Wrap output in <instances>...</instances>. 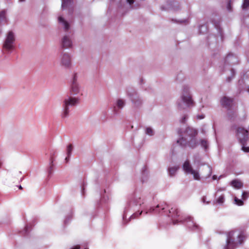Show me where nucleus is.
I'll return each mask as SVG.
<instances>
[{
	"mask_svg": "<svg viewBox=\"0 0 249 249\" xmlns=\"http://www.w3.org/2000/svg\"><path fill=\"white\" fill-rule=\"evenodd\" d=\"M144 133L149 136H153L155 134V131L153 128L150 126H146L144 128Z\"/></svg>",
	"mask_w": 249,
	"mask_h": 249,
	"instance_id": "obj_18",
	"label": "nucleus"
},
{
	"mask_svg": "<svg viewBox=\"0 0 249 249\" xmlns=\"http://www.w3.org/2000/svg\"><path fill=\"white\" fill-rule=\"evenodd\" d=\"M173 9L174 10H177L178 8L176 7V6L175 5H174V7H173Z\"/></svg>",
	"mask_w": 249,
	"mask_h": 249,
	"instance_id": "obj_39",
	"label": "nucleus"
},
{
	"mask_svg": "<svg viewBox=\"0 0 249 249\" xmlns=\"http://www.w3.org/2000/svg\"><path fill=\"white\" fill-rule=\"evenodd\" d=\"M235 74V71L232 70L231 71V77H228L227 79V81H228V82H230L231 81V80L232 79V78L233 77L234 75Z\"/></svg>",
	"mask_w": 249,
	"mask_h": 249,
	"instance_id": "obj_27",
	"label": "nucleus"
},
{
	"mask_svg": "<svg viewBox=\"0 0 249 249\" xmlns=\"http://www.w3.org/2000/svg\"><path fill=\"white\" fill-rule=\"evenodd\" d=\"M221 177H222V176H220L219 177V178H218V179H219L220 178H221Z\"/></svg>",
	"mask_w": 249,
	"mask_h": 249,
	"instance_id": "obj_44",
	"label": "nucleus"
},
{
	"mask_svg": "<svg viewBox=\"0 0 249 249\" xmlns=\"http://www.w3.org/2000/svg\"><path fill=\"white\" fill-rule=\"evenodd\" d=\"M185 21H186V20H179L177 21L176 22H178V23H183V22H184Z\"/></svg>",
	"mask_w": 249,
	"mask_h": 249,
	"instance_id": "obj_35",
	"label": "nucleus"
},
{
	"mask_svg": "<svg viewBox=\"0 0 249 249\" xmlns=\"http://www.w3.org/2000/svg\"><path fill=\"white\" fill-rule=\"evenodd\" d=\"M234 200V203L238 206H242L243 205V201L242 199H238L237 197L235 196Z\"/></svg>",
	"mask_w": 249,
	"mask_h": 249,
	"instance_id": "obj_23",
	"label": "nucleus"
},
{
	"mask_svg": "<svg viewBox=\"0 0 249 249\" xmlns=\"http://www.w3.org/2000/svg\"><path fill=\"white\" fill-rule=\"evenodd\" d=\"M179 168V167L178 166H174L170 167L168 169L170 176L171 177L175 176Z\"/></svg>",
	"mask_w": 249,
	"mask_h": 249,
	"instance_id": "obj_19",
	"label": "nucleus"
},
{
	"mask_svg": "<svg viewBox=\"0 0 249 249\" xmlns=\"http://www.w3.org/2000/svg\"><path fill=\"white\" fill-rule=\"evenodd\" d=\"M249 7V0H244L242 5L243 9H246Z\"/></svg>",
	"mask_w": 249,
	"mask_h": 249,
	"instance_id": "obj_25",
	"label": "nucleus"
},
{
	"mask_svg": "<svg viewBox=\"0 0 249 249\" xmlns=\"http://www.w3.org/2000/svg\"><path fill=\"white\" fill-rule=\"evenodd\" d=\"M183 104L185 107H193L195 105V102L191 93L190 88L188 86H184L182 89L180 100L178 102V107L180 109L184 108Z\"/></svg>",
	"mask_w": 249,
	"mask_h": 249,
	"instance_id": "obj_6",
	"label": "nucleus"
},
{
	"mask_svg": "<svg viewBox=\"0 0 249 249\" xmlns=\"http://www.w3.org/2000/svg\"><path fill=\"white\" fill-rule=\"evenodd\" d=\"M178 133L181 137L177 142L178 145L183 146L188 144V146L192 148H194L197 145V142L195 139L197 134L196 129L188 127L186 128L183 133L181 131H178Z\"/></svg>",
	"mask_w": 249,
	"mask_h": 249,
	"instance_id": "obj_3",
	"label": "nucleus"
},
{
	"mask_svg": "<svg viewBox=\"0 0 249 249\" xmlns=\"http://www.w3.org/2000/svg\"><path fill=\"white\" fill-rule=\"evenodd\" d=\"M231 185L235 189H240L243 186V183L241 181L235 179L231 182Z\"/></svg>",
	"mask_w": 249,
	"mask_h": 249,
	"instance_id": "obj_17",
	"label": "nucleus"
},
{
	"mask_svg": "<svg viewBox=\"0 0 249 249\" xmlns=\"http://www.w3.org/2000/svg\"><path fill=\"white\" fill-rule=\"evenodd\" d=\"M65 223L68 222V221H67V219H66V220H65Z\"/></svg>",
	"mask_w": 249,
	"mask_h": 249,
	"instance_id": "obj_45",
	"label": "nucleus"
},
{
	"mask_svg": "<svg viewBox=\"0 0 249 249\" xmlns=\"http://www.w3.org/2000/svg\"><path fill=\"white\" fill-rule=\"evenodd\" d=\"M85 249H88V248H85Z\"/></svg>",
	"mask_w": 249,
	"mask_h": 249,
	"instance_id": "obj_48",
	"label": "nucleus"
},
{
	"mask_svg": "<svg viewBox=\"0 0 249 249\" xmlns=\"http://www.w3.org/2000/svg\"><path fill=\"white\" fill-rule=\"evenodd\" d=\"M80 249V246L79 245L73 246L71 248V249Z\"/></svg>",
	"mask_w": 249,
	"mask_h": 249,
	"instance_id": "obj_32",
	"label": "nucleus"
},
{
	"mask_svg": "<svg viewBox=\"0 0 249 249\" xmlns=\"http://www.w3.org/2000/svg\"><path fill=\"white\" fill-rule=\"evenodd\" d=\"M182 168L186 174L191 175L193 178L196 180L200 179V175L198 169H194L188 160H186L183 164Z\"/></svg>",
	"mask_w": 249,
	"mask_h": 249,
	"instance_id": "obj_9",
	"label": "nucleus"
},
{
	"mask_svg": "<svg viewBox=\"0 0 249 249\" xmlns=\"http://www.w3.org/2000/svg\"><path fill=\"white\" fill-rule=\"evenodd\" d=\"M61 45L62 48L69 49L72 46V37L71 35L67 34L64 35L61 41Z\"/></svg>",
	"mask_w": 249,
	"mask_h": 249,
	"instance_id": "obj_12",
	"label": "nucleus"
},
{
	"mask_svg": "<svg viewBox=\"0 0 249 249\" xmlns=\"http://www.w3.org/2000/svg\"><path fill=\"white\" fill-rule=\"evenodd\" d=\"M231 57H232V55H229L227 57V59H230Z\"/></svg>",
	"mask_w": 249,
	"mask_h": 249,
	"instance_id": "obj_40",
	"label": "nucleus"
},
{
	"mask_svg": "<svg viewBox=\"0 0 249 249\" xmlns=\"http://www.w3.org/2000/svg\"><path fill=\"white\" fill-rule=\"evenodd\" d=\"M208 169H209V174L208 175V176L207 177H206V178H209L211 176L212 173V168L210 166H208Z\"/></svg>",
	"mask_w": 249,
	"mask_h": 249,
	"instance_id": "obj_30",
	"label": "nucleus"
},
{
	"mask_svg": "<svg viewBox=\"0 0 249 249\" xmlns=\"http://www.w3.org/2000/svg\"><path fill=\"white\" fill-rule=\"evenodd\" d=\"M73 149V147L71 144H69L67 147V155L68 156V157H70L71 155L72 151Z\"/></svg>",
	"mask_w": 249,
	"mask_h": 249,
	"instance_id": "obj_22",
	"label": "nucleus"
},
{
	"mask_svg": "<svg viewBox=\"0 0 249 249\" xmlns=\"http://www.w3.org/2000/svg\"><path fill=\"white\" fill-rule=\"evenodd\" d=\"M78 77L76 74H74L73 76L72 80L71 83H79L78 81Z\"/></svg>",
	"mask_w": 249,
	"mask_h": 249,
	"instance_id": "obj_26",
	"label": "nucleus"
},
{
	"mask_svg": "<svg viewBox=\"0 0 249 249\" xmlns=\"http://www.w3.org/2000/svg\"><path fill=\"white\" fill-rule=\"evenodd\" d=\"M19 189H22V187L21 186H19Z\"/></svg>",
	"mask_w": 249,
	"mask_h": 249,
	"instance_id": "obj_46",
	"label": "nucleus"
},
{
	"mask_svg": "<svg viewBox=\"0 0 249 249\" xmlns=\"http://www.w3.org/2000/svg\"><path fill=\"white\" fill-rule=\"evenodd\" d=\"M227 9H228L229 10H231V4H230V2L228 4V5H227Z\"/></svg>",
	"mask_w": 249,
	"mask_h": 249,
	"instance_id": "obj_36",
	"label": "nucleus"
},
{
	"mask_svg": "<svg viewBox=\"0 0 249 249\" xmlns=\"http://www.w3.org/2000/svg\"><path fill=\"white\" fill-rule=\"evenodd\" d=\"M69 92L71 96L66 98L62 104L61 117L63 119L69 116V106H73L79 103V97L83 95V89L79 83H71Z\"/></svg>",
	"mask_w": 249,
	"mask_h": 249,
	"instance_id": "obj_2",
	"label": "nucleus"
},
{
	"mask_svg": "<svg viewBox=\"0 0 249 249\" xmlns=\"http://www.w3.org/2000/svg\"><path fill=\"white\" fill-rule=\"evenodd\" d=\"M72 0H62L61 8L62 9L67 8L71 4Z\"/></svg>",
	"mask_w": 249,
	"mask_h": 249,
	"instance_id": "obj_21",
	"label": "nucleus"
},
{
	"mask_svg": "<svg viewBox=\"0 0 249 249\" xmlns=\"http://www.w3.org/2000/svg\"><path fill=\"white\" fill-rule=\"evenodd\" d=\"M58 21L59 25L64 28L65 31H68L70 29V23L66 20L62 16H59Z\"/></svg>",
	"mask_w": 249,
	"mask_h": 249,
	"instance_id": "obj_13",
	"label": "nucleus"
},
{
	"mask_svg": "<svg viewBox=\"0 0 249 249\" xmlns=\"http://www.w3.org/2000/svg\"><path fill=\"white\" fill-rule=\"evenodd\" d=\"M199 157L198 156H196V160H197V161H198V160H199Z\"/></svg>",
	"mask_w": 249,
	"mask_h": 249,
	"instance_id": "obj_41",
	"label": "nucleus"
},
{
	"mask_svg": "<svg viewBox=\"0 0 249 249\" xmlns=\"http://www.w3.org/2000/svg\"><path fill=\"white\" fill-rule=\"evenodd\" d=\"M248 91H249V89H248Z\"/></svg>",
	"mask_w": 249,
	"mask_h": 249,
	"instance_id": "obj_47",
	"label": "nucleus"
},
{
	"mask_svg": "<svg viewBox=\"0 0 249 249\" xmlns=\"http://www.w3.org/2000/svg\"><path fill=\"white\" fill-rule=\"evenodd\" d=\"M60 65L65 68H70L71 66V60L70 55L66 53H63L60 56Z\"/></svg>",
	"mask_w": 249,
	"mask_h": 249,
	"instance_id": "obj_11",
	"label": "nucleus"
},
{
	"mask_svg": "<svg viewBox=\"0 0 249 249\" xmlns=\"http://www.w3.org/2000/svg\"><path fill=\"white\" fill-rule=\"evenodd\" d=\"M125 104V101L123 99H118L116 102V106L120 109H122L124 107Z\"/></svg>",
	"mask_w": 249,
	"mask_h": 249,
	"instance_id": "obj_20",
	"label": "nucleus"
},
{
	"mask_svg": "<svg viewBox=\"0 0 249 249\" xmlns=\"http://www.w3.org/2000/svg\"><path fill=\"white\" fill-rule=\"evenodd\" d=\"M244 238V235L238 232L231 231L227 235V240L223 249H233L241 245Z\"/></svg>",
	"mask_w": 249,
	"mask_h": 249,
	"instance_id": "obj_5",
	"label": "nucleus"
},
{
	"mask_svg": "<svg viewBox=\"0 0 249 249\" xmlns=\"http://www.w3.org/2000/svg\"><path fill=\"white\" fill-rule=\"evenodd\" d=\"M143 204L144 199L140 196H135L131 198V199L125 204L124 207L123 215V220L124 221L126 219V213L129 210L138 211V212L132 214L129 217V219H134L140 215L143 212L145 214L154 213L159 214H163L165 213L167 207L166 204L163 202L158 204L155 207H151L147 210L140 211V208Z\"/></svg>",
	"mask_w": 249,
	"mask_h": 249,
	"instance_id": "obj_1",
	"label": "nucleus"
},
{
	"mask_svg": "<svg viewBox=\"0 0 249 249\" xmlns=\"http://www.w3.org/2000/svg\"><path fill=\"white\" fill-rule=\"evenodd\" d=\"M213 180H215L217 179V176L216 175H213L212 177Z\"/></svg>",
	"mask_w": 249,
	"mask_h": 249,
	"instance_id": "obj_38",
	"label": "nucleus"
},
{
	"mask_svg": "<svg viewBox=\"0 0 249 249\" xmlns=\"http://www.w3.org/2000/svg\"><path fill=\"white\" fill-rule=\"evenodd\" d=\"M25 0H19V1L21 2L24 1Z\"/></svg>",
	"mask_w": 249,
	"mask_h": 249,
	"instance_id": "obj_43",
	"label": "nucleus"
},
{
	"mask_svg": "<svg viewBox=\"0 0 249 249\" xmlns=\"http://www.w3.org/2000/svg\"><path fill=\"white\" fill-rule=\"evenodd\" d=\"M70 157H68V156L67 155V157L65 158V160H66V162H68L69 161Z\"/></svg>",
	"mask_w": 249,
	"mask_h": 249,
	"instance_id": "obj_37",
	"label": "nucleus"
},
{
	"mask_svg": "<svg viewBox=\"0 0 249 249\" xmlns=\"http://www.w3.org/2000/svg\"><path fill=\"white\" fill-rule=\"evenodd\" d=\"M202 202L205 204H208L210 203L209 201H207V198L206 196H203L202 198Z\"/></svg>",
	"mask_w": 249,
	"mask_h": 249,
	"instance_id": "obj_28",
	"label": "nucleus"
},
{
	"mask_svg": "<svg viewBox=\"0 0 249 249\" xmlns=\"http://www.w3.org/2000/svg\"><path fill=\"white\" fill-rule=\"evenodd\" d=\"M197 117L199 119H203L204 118V116L203 115H202L201 116H197Z\"/></svg>",
	"mask_w": 249,
	"mask_h": 249,
	"instance_id": "obj_33",
	"label": "nucleus"
},
{
	"mask_svg": "<svg viewBox=\"0 0 249 249\" xmlns=\"http://www.w3.org/2000/svg\"><path fill=\"white\" fill-rule=\"evenodd\" d=\"M248 197V193L246 192H243L242 195V199H246Z\"/></svg>",
	"mask_w": 249,
	"mask_h": 249,
	"instance_id": "obj_29",
	"label": "nucleus"
},
{
	"mask_svg": "<svg viewBox=\"0 0 249 249\" xmlns=\"http://www.w3.org/2000/svg\"><path fill=\"white\" fill-rule=\"evenodd\" d=\"M131 100L135 106L138 107L142 103V98L137 94L132 95L130 96Z\"/></svg>",
	"mask_w": 249,
	"mask_h": 249,
	"instance_id": "obj_15",
	"label": "nucleus"
},
{
	"mask_svg": "<svg viewBox=\"0 0 249 249\" xmlns=\"http://www.w3.org/2000/svg\"><path fill=\"white\" fill-rule=\"evenodd\" d=\"M16 40L15 33L12 31H9L6 35L3 43V48L8 52H11L14 48V42Z\"/></svg>",
	"mask_w": 249,
	"mask_h": 249,
	"instance_id": "obj_8",
	"label": "nucleus"
},
{
	"mask_svg": "<svg viewBox=\"0 0 249 249\" xmlns=\"http://www.w3.org/2000/svg\"><path fill=\"white\" fill-rule=\"evenodd\" d=\"M6 12L4 10L2 11L0 13V34L1 33V26L6 22Z\"/></svg>",
	"mask_w": 249,
	"mask_h": 249,
	"instance_id": "obj_16",
	"label": "nucleus"
},
{
	"mask_svg": "<svg viewBox=\"0 0 249 249\" xmlns=\"http://www.w3.org/2000/svg\"><path fill=\"white\" fill-rule=\"evenodd\" d=\"M221 105L227 108L231 107L232 105V100L227 97L224 96L221 99Z\"/></svg>",
	"mask_w": 249,
	"mask_h": 249,
	"instance_id": "obj_14",
	"label": "nucleus"
},
{
	"mask_svg": "<svg viewBox=\"0 0 249 249\" xmlns=\"http://www.w3.org/2000/svg\"><path fill=\"white\" fill-rule=\"evenodd\" d=\"M226 190V187H218L216 189L215 194V199L213 203L214 205L223 206L225 201V195L223 192Z\"/></svg>",
	"mask_w": 249,
	"mask_h": 249,
	"instance_id": "obj_10",
	"label": "nucleus"
},
{
	"mask_svg": "<svg viewBox=\"0 0 249 249\" xmlns=\"http://www.w3.org/2000/svg\"><path fill=\"white\" fill-rule=\"evenodd\" d=\"M127 2L131 7L132 5L134 3L135 0H126Z\"/></svg>",
	"mask_w": 249,
	"mask_h": 249,
	"instance_id": "obj_31",
	"label": "nucleus"
},
{
	"mask_svg": "<svg viewBox=\"0 0 249 249\" xmlns=\"http://www.w3.org/2000/svg\"><path fill=\"white\" fill-rule=\"evenodd\" d=\"M231 110H230L228 111V115L229 116V117L231 118H232V117L231 116Z\"/></svg>",
	"mask_w": 249,
	"mask_h": 249,
	"instance_id": "obj_34",
	"label": "nucleus"
},
{
	"mask_svg": "<svg viewBox=\"0 0 249 249\" xmlns=\"http://www.w3.org/2000/svg\"><path fill=\"white\" fill-rule=\"evenodd\" d=\"M237 137L242 144V149L245 152H249V147H246L245 143L248 139V131L242 127H238L236 130Z\"/></svg>",
	"mask_w": 249,
	"mask_h": 249,
	"instance_id": "obj_7",
	"label": "nucleus"
},
{
	"mask_svg": "<svg viewBox=\"0 0 249 249\" xmlns=\"http://www.w3.org/2000/svg\"><path fill=\"white\" fill-rule=\"evenodd\" d=\"M201 28H204V29H206V27L205 25H202L201 26Z\"/></svg>",
	"mask_w": 249,
	"mask_h": 249,
	"instance_id": "obj_42",
	"label": "nucleus"
},
{
	"mask_svg": "<svg viewBox=\"0 0 249 249\" xmlns=\"http://www.w3.org/2000/svg\"><path fill=\"white\" fill-rule=\"evenodd\" d=\"M168 216L171 217L173 224L184 222L186 223L187 226L192 230H196L198 228V226L192 217L187 216L184 219L180 217L178 211L176 208H172L169 210Z\"/></svg>",
	"mask_w": 249,
	"mask_h": 249,
	"instance_id": "obj_4",
	"label": "nucleus"
},
{
	"mask_svg": "<svg viewBox=\"0 0 249 249\" xmlns=\"http://www.w3.org/2000/svg\"><path fill=\"white\" fill-rule=\"evenodd\" d=\"M200 144L201 146L204 148L205 149H207L208 146V143L206 140H201L200 141Z\"/></svg>",
	"mask_w": 249,
	"mask_h": 249,
	"instance_id": "obj_24",
	"label": "nucleus"
}]
</instances>
